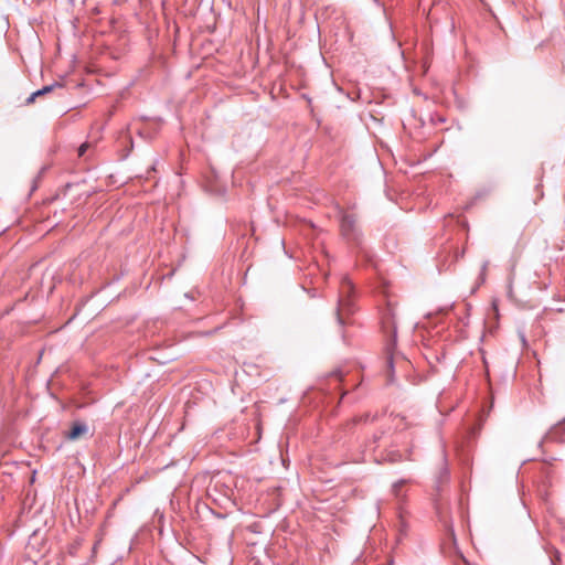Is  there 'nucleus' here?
<instances>
[{"instance_id": "1", "label": "nucleus", "mask_w": 565, "mask_h": 565, "mask_svg": "<svg viewBox=\"0 0 565 565\" xmlns=\"http://www.w3.org/2000/svg\"><path fill=\"white\" fill-rule=\"evenodd\" d=\"M381 327H382L383 332L387 337V343H386L387 364L390 367H393V351L395 350L396 342H397V326H396L395 307L390 302L381 311Z\"/></svg>"}, {"instance_id": "2", "label": "nucleus", "mask_w": 565, "mask_h": 565, "mask_svg": "<svg viewBox=\"0 0 565 565\" xmlns=\"http://www.w3.org/2000/svg\"><path fill=\"white\" fill-rule=\"evenodd\" d=\"M353 294L354 286L348 277H343L339 287V299L337 308V317L340 324L344 323L343 316L353 312Z\"/></svg>"}, {"instance_id": "3", "label": "nucleus", "mask_w": 565, "mask_h": 565, "mask_svg": "<svg viewBox=\"0 0 565 565\" xmlns=\"http://www.w3.org/2000/svg\"><path fill=\"white\" fill-rule=\"evenodd\" d=\"M340 231L343 238L353 245L359 246L362 242V234L358 226L355 214L343 212L340 220Z\"/></svg>"}, {"instance_id": "4", "label": "nucleus", "mask_w": 565, "mask_h": 565, "mask_svg": "<svg viewBox=\"0 0 565 565\" xmlns=\"http://www.w3.org/2000/svg\"><path fill=\"white\" fill-rule=\"evenodd\" d=\"M87 433H88V427L85 423L75 422L72 424L71 429L65 434V437L68 440H76Z\"/></svg>"}, {"instance_id": "5", "label": "nucleus", "mask_w": 565, "mask_h": 565, "mask_svg": "<svg viewBox=\"0 0 565 565\" xmlns=\"http://www.w3.org/2000/svg\"><path fill=\"white\" fill-rule=\"evenodd\" d=\"M55 87H62V84H61V83L55 82V83H53V84H51V85H46V86L42 87L41 89H39V90H36V92L32 93V94L28 97L26 103H28V104L33 103V102H34V99H35L36 97L42 96V95H45V94H47V93H51Z\"/></svg>"}, {"instance_id": "6", "label": "nucleus", "mask_w": 565, "mask_h": 565, "mask_svg": "<svg viewBox=\"0 0 565 565\" xmlns=\"http://www.w3.org/2000/svg\"><path fill=\"white\" fill-rule=\"evenodd\" d=\"M376 418V415H371L370 413H365L361 416H356L352 419L353 424H359V423H369V422H374Z\"/></svg>"}, {"instance_id": "7", "label": "nucleus", "mask_w": 565, "mask_h": 565, "mask_svg": "<svg viewBox=\"0 0 565 565\" xmlns=\"http://www.w3.org/2000/svg\"><path fill=\"white\" fill-rule=\"evenodd\" d=\"M565 430V424L564 423H557L550 431L551 438L557 437L558 435H562Z\"/></svg>"}, {"instance_id": "8", "label": "nucleus", "mask_w": 565, "mask_h": 565, "mask_svg": "<svg viewBox=\"0 0 565 565\" xmlns=\"http://www.w3.org/2000/svg\"><path fill=\"white\" fill-rule=\"evenodd\" d=\"M405 419H406V418H405L404 416L396 415V416L394 417V420H397V423L395 424V427H396V428H401V429L406 428V427H407V425H406V424H404V425L402 426V424L405 422Z\"/></svg>"}, {"instance_id": "9", "label": "nucleus", "mask_w": 565, "mask_h": 565, "mask_svg": "<svg viewBox=\"0 0 565 565\" xmlns=\"http://www.w3.org/2000/svg\"><path fill=\"white\" fill-rule=\"evenodd\" d=\"M404 483H405V480H399L393 484V491L395 492V494H398V491Z\"/></svg>"}, {"instance_id": "10", "label": "nucleus", "mask_w": 565, "mask_h": 565, "mask_svg": "<svg viewBox=\"0 0 565 565\" xmlns=\"http://www.w3.org/2000/svg\"><path fill=\"white\" fill-rule=\"evenodd\" d=\"M87 148H88L87 143L81 145L78 148V156L82 157L86 152Z\"/></svg>"}, {"instance_id": "11", "label": "nucleus", "mask_w": 565, "mask_h": 565, "mask_svg": "<svg viewBox=\"0 0 565 565\" xmlns=\"http://www.w3.org/2000/svg\"><path fill=\"white\" fill-rule=\"evenodd\" d=\"M448 534H449V536H450V539H451L452 544L456 546V536H455V532H454V530H452V529H449V530H448Z\"/></svg>"}, {"instance_id": "12", "label": "nucleus", "mask_w": 565, "mask_h": 565, "mask_svg": "<svg viewBox=\"0 0 565 565\" xmlns=\"http://www.w3.org/2000/svg\"><path fill=\"white\" fill-rule=\"evenodd\" d=\"M459 558L460 561L456 563V565H470L461 554L459 555Z\"/></svg>"}]
</instances>
